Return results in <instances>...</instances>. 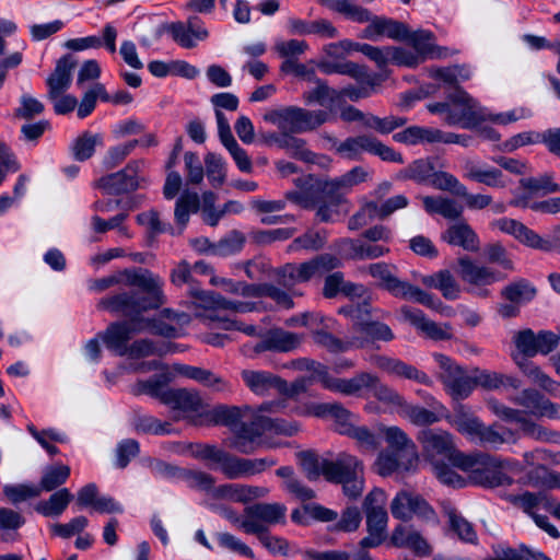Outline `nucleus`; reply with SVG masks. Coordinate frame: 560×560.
<instances>
[{"instance_id":"obj_1","label":"nucleus","mask_w":560,"mask_h":560,"mask_svg":"<svg viewBox=\"0 0 560 560\" xmlns=\"http://www.w3.org/2000/svg\"><path fill=\"white\" fill-rule=\"evenodd\" d=\"M122 285L128 290L102 298L97 308L121 316H135L160 308L166 303L164 280L144 268L124 269L90 282V290L103 292Z\"/></svg>"},{"instance_id":"obj_2","label":"nucleus","mask_w":560,"mask_h":560,"mask_svg":"<svg viewBox=\"0 0 560 560\" xmlns=\"http://www.w3.org/2000/svg\"><path fill=\"white\" fill-rule=\"evenodd\" d=\"M450 423L468 441L493 450L503 444H515L520 439L518 431L498 422L487 425L463 405L454 409Z\"/></svg>"},{"instance_id":"obj_3","label":"nucleus","mask_w":560,"mask_h":560,"mask_svg":"<svg viewBox=\"0 0 560 560\" xmlns=\"http://www.w3.org/2000/svg\"><path fill=\"white\" fill-rule=\"evenodd\" d=\"M195 455L199 459L208 462L211 469L219 470L230 480L260 474L277 464V460L270 457L255 459L238 457L210 444L197 445Z\"/></svg>"},{"instance_id":"obj_4","label":"nucleus","mask_w":560,"mask_h":560,"mask_svg":"<svg viewBox=\"0 0 560 560\" xmlns=\"http://www.w3.org/2000/svg\"><path fill=\"white\" fill-rule=\"evenodd\" d=\"M361 271L368 272L372 278L377 280L378 288L389 292L395 298L413 300L432 310H440L443 306L442 302L434 299L432 294L424 292L407 281L400 280L396 275L397 268L394 265L375 262L362 268Z\"/></svg>"},{"instance_id":"obj_5","label":"nucleus","mask_w":560,"mask_h":560,"mask_svg":"<svg viewBox=\"0 0 560 560\" xmlns=\"http://www.w3.org/2000/svg\"><path fill=\"white\" fill-rule=\"evenodd\" d=\"M327 386L330 392L353 397H362L366 392H372L377 400L394 407L401 408L406 400L397 390L382 383L377 375L370 372H359L350 378L330 381Z\"/></svg>"},{"instance_id":"obj_6","label":"nucleus","mask_w":560,"mask_h":560,"mask_svg":"<svg viewBox=\"0 0 560 560\" xmlns=\"http://www.w3.org/2000/svg\"><path fill=\"white\" fill-rule=\"evenodd\" d=\"M328 119L329 114L326 110H308L298 106L272 108L264 114V120L277 126L281 133L312 131Z\"/></svg>"},{"instance_id":"obj_7","label":"nucleus","mask_w":560,"mask_h":560,"mask_svg":"<svg viewBox=\"0 0 560 560\" xmlns=\"http://www.w3.org/2000/svg\"><path fill=\"white\" fill-rule=\"evenodd\" d=\"M417 439L427 455L447 458L453 466L460 469L472 468L478 460L488 458L486 456L468 457L467 454L456 450L453 435L447 431L424 429L419 432Z\"/></svg>"},{"instance_id":"obj_8","label":"nucleus","mask_w":560,"mask_h":560,"mask_svg":"<svg viewBox=\"0 0 560 560\" xmlns=\"http://www.w3.org/2000/svg\"><path fill=\"white\" fill-rule=\"evenodd\" d=\"M296 190L285 192V198L303 209H315L322 201L339 203L332 179L308 174L294 179Z\"/></svg>"},{"instance_id":"obj_9","label":"nucleus","mask_w":560,"mask_h":560,"mask_svg":"<svg viewBox=\"0 0 560 560\" xmlns=\"http://www.w3.org/2000/svg\"><path fill=\"white\" fill-rule=\"evenodd\" d=\"M336 151L342 158L350 161L361 160L363 152L378 156L382 161L402 164V155L393 148L386 145L372 135H359L349 137L340 142Z\"/></svg>"},{"instance_id":"obj_10","label":"nucleus","mask_w":560,"mask_h":560,"mask_svg":"<svg viewBox=\"0 0 560 560\" xmlns=\"http://www.w3.org/2000/svg\"><path fill=\"white\" fill-rule=\"evenodd\" d=\"M486 404L488 409L499 419L520 424V430L524 435L537 441L560 444V432L537 424L528 417H524V412L520 409L509 407L495 398L487 399Z\"/></svg>"},{"instance_id":"obj_11","label":"nucleus","mask_w":560,"mask_h":560,"mask_svg":"<svg viewBox=\"0 0 560 560\" xmlns=\"http://www.w3.org/2000/svg\"><path fill=\"white\" fill-rule=\"evenodd\" d=\"M447 98L452 102V110L448 116L444 117L447 125H459L463 128L471 129L487 119L482 109L459 86L448 93Z\"/></svg>"},{"instance_id":"obj_12","label":"nucleus","mask_w":560,"mask_h":560,"mask_svg":"<svg viewBox=\"0 0 560 560\" xmlns=\"http://www.w3.org/2000/svg\"><path fill=\"white\" fill-rule=\"evenodd\" d=\"M141 315L126 316L127 320L110 324L103 336L106 348L117 355H126L132 335L145 331L149 325V322Z\"/></svg>"},{"instance_id":"obj_13","label":"nucleus","mask_w":560,"mask_h":560,"mask_svg":"<svg viewBox=\"0 0 560 560\" xmlns=\"http://www.w3.org/2000/svg\"><path fill=\"white\" fill-rule=\"evenodd\" d=\"M494 225L502 232L512 234L524 245L542 252L560 253V235H551L550 238H544L523 223L513 219H500Z\"/></svg>"},{"instance_id":"obj_14","label":"nucleus","mask_w":560,"mask_h":560,"mask_svg":"<svg viewBox=\"0 0 560 560\" xmlns=\"http://www.w3.org/2000/svg\"><path fill=\"white\" fill-rule=\"evenodd\" d=\"M241 376L245 385L256 395L266 396L272 393L293 395L298 393L296 384H293L291 389L287 381L268 371L243 370Z\"/></svg>"},{"instance_id":"obj_15","label":"nucleus","mask_w":560,"mask_h":560,"mask_svg":"<svg viewBox=\"0 0 560 560\" xmlns=\"http://www.w3.org/2000/svg\"><path fill=\"white\" fill-rule=\"evenodd\" d=\"M392 515L401 521H409L413 515L424 520H434L436 514L431 505L418 493L401 490L390 503Z\"/></svg>"},{"instance_id":"obj_16","label":"nucleus","mask_w":560,"mask_h":560,"mask_svg":"<svg viewBox=\"0 0 560 560\" xmlns=\"http://www.w3.org/2000/svg\"><path fill=\"white\" fill-rule=\"evenodd\" d=\"M510 401L522 409L524 417H548L559 418V408L556 404L545 398L538 390L525 388L516 395L511 396Z\"/></svg>"},{"instance_id":"obj_17","label":"nucleus","mask_w":560,"mask_h":560,"mask_svg":"<svg viewBox=\"0 0 560 560\" xmlns=\"http://www.w3.org/2000/svg\"><path fill=\"white\" fill-rule=\"evenodd\" d=\"M478 456H486L488 458L485 460H478V463H476L472 468H462V470L476 474L478 482L488 488L509 486L513 482L512 477L503 471L502 462L486 453H475L468 455V457Z\"/></svg>"},{"instance_id":"obj_18","label":"nucleus","mask_w":560,"mask_h":560,"mask_svg":"<svg viewBox=\"0 0 560 560\" xmlns=\"http://www.w3.org/2000/svg\"><path fill=\"white\" fill-rule=\"evenodd\" d=\"M245 516L254 524L255 532L249 535L269 530V526L285 523L287 506L282 503H255L244 509Z\"/></svg>"},{"instance_id":"obj_19","label":"nucleus","mask_w":560,"mask_h":560,"mask_svg":"<svg viewBox=\"0 0 560 560\" xmlns=\"http://www.w3.org/2000/svg\"><path fill=\"white\" fill-rule=\"evenodd\" d=\"M395 338L390 327L382 322L368 320L351 326L349 343L351 349H363L376 341H392Z\"/></svg>"},{"instance_id":"obj_20","label":"nucleus","mask_w":560,"mask_h":560,"mask_svg":"<svg viewBox=\"0 0 560 560\" xmlns=\"http://www.w3.org/2000/svg\"><path fill=\"white\" fill-rule=\"evenodd\" d=\"M142 162L132 161L116 173L101 177L96 187L104 189L109 195H120L133 191L140 187L138 172Z\"/></svg>"},{"instance_id":"obj_21","label":"nucleus","mask_w":560,"mask_h":560,"mask_svg":"<svg viewBox=\"0 0 560 560\" xmlns=\"http://www.w3.org/2000/svg\"><path fill=\"white\" fill-rule=\"evenodd\" d=\"M459 276L462 280L471 285L470 292L479 296H487L489 291L482 287L490 285L500 280L499 273L491 268L478 266L467 257L458 259Z\"/></svg>"},{"instance_id":"obj_22","label":"nucleus","mask_w":560,"mask_h":560,"mask_svg":"<svg viewBox=\"0 0 560 560\" xmlns=\"http://www.w3.org/2000/svg\"><path fill=\"white\" fill-rule=\"evenodd\" d=\"M372 362L375 366L385 371L389 375L413 381L425 386L433 385L432 378L425 372L399 359L390 358L387 355H375L372 358Z\"/></svg>"},{"instance_id":"obj_23","label":"nucleus","mask_w":560,"mask_h":560,"mask_svg":"<svg viewBox=\"0 0 560 560\" xmlns=\"http://www.w3.org/2000/svg\"><path fill=\"white\" fill-rule=\"evenodd\" d=\"M385 503L386 494L382 489L376 488L365 497L363 510L366 515L368 532H374L384 536L388 522Z\"/></svg>"},{"instance_id":"obj_24","label":"nucleus","mask_w":560,"mask_h":560,"mask_svg":"<svg viewBox=\"0 0 560 560\" xmlns=\"http://www.w3.org/2000/svg\"><path fill=\"white\" fill-rule=\"evenodd\" d=\"M363 463L348 453H339L332 460L324 459V477L331 482H341L354 476H363Z\"/></svg>"},{"instance_id":"obj_25","label":"nucleus","mask_w":560,"mask_h":560,"mask_svg":"<svg viewBox=\"0 0 560 560\" xmlns=\"http://www.w3.org/2000/svg\"><path fill=\"white\" fill-rule=\"evenodd\" d=\"M400 313L407 322L432 340H450L453 336L450 324H438L427 318L421 310L402 306Z\"/></svg>"},{"instance_id":"obj_26","label":"nucleus","mask_w":560,"mask_h":560,"mask_svg":"<svg viewBox=\"0 0 560 560\" xmlns=\"http://www.w3.org/2000/svg\"><path fill=\"white\" fill-rule=\"evenodd\" d=\"M232 432L234 436L229 445L242 454L253 453L256 450V440L265 434L262 415L255 416L250 423L240 422Z\"/></svg>"},{"instance_id":"obj_27","label":"nucleus","mask_w":560,"mask_h":560,"mask_svg":"<svg viewBox=\"0 0 560 560\" xmlns=\"http://www.w3.org/2000/svg\"><path fill=\"white\" fill-rule=\"evenodd\" d=\"M269 490L265 487L224 483L212 490V497L217 500H228L235 503L247 504L254 500L265 498Z\"/></svg>"},{"instance_id":"obj_28","label":"nucleus","mask_w":560,"mask_h":560,"mask_svg":"<svg viewBox=\"0 0 560 560\" xmlns=\"http://www.w3.org/2000/svg\"><path fill=\"white\" fill-rule=\"evenodd\" d=\"M441 240L470 253H476L480 248V240L477 233L465 220L451 224L441 234Z\"/></svg>"},{"instance_id":"obj_29","label":"nucleus","mask_w":560,"mask_h":560,"mask_svg":"<svg viewBox=\"0 0 560 560\" xmlns=\"http://www.w3.org/2000/svg\"><path fill=\"white\" fill-rule=\"evenodd\" d=\"M369 22L370 24L363 30V38L377 40L386 36L401 42L408 35V25L402 22L372 15Z\"/></svg>"},{"instance_id":"obj_30","label":"nucleus","mask_w":560,"mask_h":560,"mask_svg":"<svg viewBox=\"0 0 560 560\" xmlns=\"http://www.w3.org/2000/svg\"><path fill=\"white\" fill-rule=\"evenodd\" d=\"M118 36L117 28L112 24H106L102 30V37L92 35L81 38H72L67 40L63 46L73 51H82L86 49H98L102 46L106 48L109 54H115L116 39Z\"/></svg>"},{"instance_id":"obj_31","label":"nucleus","mask_w":560,"mask_h":560,"mask_svg":"<svg viewBox=\"0 0 560 560\" xmlns=\"http://www.w3.org/2000/svg\"><path fill=\"white\" fill-rule=\"evenodd\" d=\"M173 39L184 48H192L196 40H205L209 33L198 16H191L187 23L176 22L168 26Z\"/></svg>"},{"instance_id":"obj_32","label":"nucleus","mask_w":560,"mask_h":560,"mask_svg":"<svg viewBox=\"0 0 560 560\" xmlns=\"http://www.w3.org/2000/svg\"><path fill=\"white\" fill-rule=\"evenodd\" d=\"M434 34L427 30L410 31L408 27V35L401 42H407L417 55H421L423 61L427 58H445L448 56V49L439 47L434 44Z\"/></svg>"},{"instance_id":"obj_33","label":"nucleus","mask_w":560,"mask_h":560,"mask_svg":"<svg viewBox=\"0 0 560 560\" xmlns=\"http://www.w3.org/2000/svg\"><path fill=\"white\" fill-rule=\"evenodd\" d=\"M318 69L325 74H343L361 84H368L371 88L375 85V78L369 73L368 68L353 61L332 62L322 60L318 62Z\"/></svg>"},{"instance_id":"obj_34","label":"nucleus","mask_w":560,"mask_h":560,"mask_svg":"<svg viewBox=\"0 0 560 560\" xmlns=\"http://www.w3.org/2000/svg\"><path fill=\"white\" fill-rule=\"evenodd\" d=\"M77 60L71 55H66L57 61L54 72L47 79L48 97L60 96L71 83V72Z\"/></svg>"},{"instance_id":"obj_35","label":"nucleus","mask_w":560,"mask_h":560,"mask_svg":"<svg viewBox=\"0 0 560 560\" xmlns=\"http://www.w3.org/2000/svg\"><path fill=\"white\" fill-rule=\"evenodd\" d=\"M390 540L395 547L409 548L421 557H427L432 551L428 541L410 526H397L392 534Z\"/></svg>"},{"instance_id":"obj_36","label":"nucleus","mask_w":560,"mask_h":560,"mask_svg":"<svg viewBox=\"0 0 560 560\" xmlns=\"http://www.w3.org/2000/svg\"><path fill=\"white\" fill-rule=\"evenodd\" d=\"M465 177L467 179L483 184L492 188H504L506 180L501 170L482 166L475 161L467 160L464 164Z\"/></svg>"},{"instance_id":"obj_37","label":"nucleus","mask_w":560,"mask_h":560,"mask_svg":"<svg viewBox=\"0 0 560 560\" xmlns=\"http://www.w3.org/2000/svg\"><path fill=\"white\" fill-rule=\"evenodd\" d=\"M387 444L406 457V466H415L418 462L416 445L398 427H387L383 430Z\"/></svg>"},{"instance_id":"obj_38","label":"nucleus","mask_w":560,"mask_h":560,"mask_svg":"<svg viewBox=\"0 0 560 560\" xmlns=\"http://www.w3.org/2000/svg\"><path fill=\"white\" fill-rule=\"evenodd\" d=\"M164 405L184 413L198 412L202 408V399L197 392L186 388H172L164 397Z\"/></svg>"},{"instance_id":"obj_39","label":"nucleus","mask_w":560,"mask_h":560,"mask_svg":"<svg viewBox=\"0 0 560 560\" xmlns=\"http://www.w3.org/2000/svg\"><path fill=\"white\" fill-rule=\"evenodd\" d=\"M512 358L514 363L522 371V373L525 376H527L533 383L537 384L546 392L555 394L556 390L560 387L559 383L551 380L547 374H545L540 370L539 366L529 361V357H524L522 354H513Z\"/></svg>"},{"instance_id":"obj_40","label":"nucleus","mask_w":560,"mask_h":560,"mask_svg":"<svg viewBox=\"0 0 560 560\" xmlns=\"http://www.w3.org/2000/svg\"><path fill=\"white\" fill-rule=\"evenodd\" d=\"M278 283L291 290L295 284L310 281L313 277L307 261L302 264H285L275 272Z\"/></svg>"},{"instance_id":"obj_41","label":"nucleus","mask_w":560,"mask_h":560,"mask_svg":"<svg viewBox=\"0 0 560 560\" xmlns=\"http://www.w3.org/2000/svg\"><path fill=\"white\" fill-rule=\"evenodd\" d=\"M424 210L430 214H440L448 220H458L463 215V207L455 200L442 196L422 197Z\"/></svg>"},{"instance_id":"obj_42","label":"nucleus","mask_w":560,"mask_h":560,"mask_svg":"<svg viewBox=\"0 0 560 560\" xmlns=\"http://www.w3.org/2000/svg\"><path fill=\"white\" fill-rule=\"evenodd\" d=\"M318 2L353 22L365 23L371 20V12L357 4L355 0H318Z\"/></svg>"},{"instance_id":"obj_43","label":"nucleus","mask_w":560,"mask_h":560,"mask_svg":"<svg viewBox=\"0 0 560 560\" xmlns=\"http://www.w3.org/2000/svg\"><path fill=\"white\" fill-rule=\"evenodd\" d=\"M425 287L438 289L447 300H455L459 295V284L448 270H440L422 278Z\"/></svg>"},{"instance_id":"obj_44","label":"nucleus","mask_w":560,"mask_h":560,"mask_svg":"<svg viewBox=\"0 0 560 560\" xmlns=\"http://www.w3.org/2000/svg\"><path fill=\"white\" fill-rule=\"evenodd\" d=\"M294 133H281V137H276L275 142L279 148L285 150L294 159L304 161L306 163L315 162V154L306 147V141L302 138L293 136Z\"/></svg>"},{"instance_id":"obj_45","label":"nucleus","mask_w":560,"mask_h":560,"mask_svg":"<svg viewBox=\"0 0 560 560\" xmlns=\"http://www.w3.org/2000/svg\"><path fill=\"white\" fill-rule=\"evenodd\" d=\"M73 494L67 488L54 492L48 500L39 501L35 505V511L44 516H59L67 509Z\"/></svg>"},{"instance_id":"obj_46","label":"nucleus","mask_w":560,"mask_h":560,"mask_svg":"<svg viewBox=\"0 0 560 560\" xmlns=\"http://www.w3.org/2000/svg\"><path fill=\"white\" fill-rule=\"evenodd\" d=\"M339 433L355 440L359 447L364 452L373 453L380 446L378 438L366 427H359L351 422H345L342 427L339 428Z\"/></svg>"},{"instance_id":"obj_47","label":"nucleus","mask_w":560,"mask_h":560,"mask_svg":"<svg viewBox=\"0 0 560 560\" xmlns=\"http://www.w3.org/2000/svg\"><path fill=\"white\" fill-rule=\"evenodd\" d=\"M493 553L489 560H551L542 551L532 549L526 545H521L518 548L499 546L493 549Z\"/></svg>"},{"instance_id":"obj_48","label":"nucleus","mask_w":560,"mask_h":560,"mask_svg":"<svg viewBox=\"0 0 560 560\" xmlns=\"http://www.w3.org/2000/svg\"><path fill=\"white\" fill-rule=\"evenodd\" d=\"M370 174L363 166H354L340 177L332 178L339 203L342 202V196L346 192L350 191L352 187L366 182L370 178Z\"/></svg>"},{"instance_id":"obj_49","label":"nucleus","mask_w":560,"mask_h":560,"mask_svg":"<svg viewBox=\"0 0 560 560\" xmlns=\"http://www.w3.org/2000/svg\"><path fill=\"white\" fill-rule=\"evenodd\" d=\"M170 382L171 375L168 372L154 375L147 381L138 382L136 394H147L164 404V397L172 390L167 387Z\"/></svg>"},{"instance_id":"obj_50","label":"nucleus","mask_w":560,"mask_h":560,"mask_svg":"<svg viewBox=\"0 0 560 560\" xmlns=\"http://www.w3.org/2000/svg\"><path fill=\"white\" fill-rule=\"evenodd\" d=\"M284 368L292 369L296 371H311L314 373V376L317 377L318 382L322 384V386L325 389L330 390V388L327 386L328 382L330 381H341L340 377H334L331 376L327 368L319 362H316L314 360L307 359V358H299L291 360L287 364H284Z\"/></svg>"},{"instance_id":"obj_51","label":"nucleus","mask_w":560,"mask_h":560,"mask_svg":"<svg viewBox=\"0 0 560 560\" xmlns=\"http://www.w3.org/2000/svg\"><path fill=\"white\" fill-rule=\"evenodd\" d=\"M103 144V137L100 133L85 131L80 135L71 145L74 160L83 162L93 156L96 145Z\"/></svg>"},{"instance_id":"obj_52","label":"nucleus","mask_w":560,"mask_h":560,"mask_svg":"<svg viewBox=\"0 0 560 560\" xmlns=\"http://www.w3.org/2000/svg\"><path fill=\"white\" fill-rule=\"evenodd\" d=\"M272 351L275 352H291L301 347L304 336L301 334L273 329L268 332Z\"/></svg>"},{"instance_id":"obj_53","label":"nucleus","mask_w":560,"mask_h":560,"mask_svg":"<svg viewBox=\"0 0 560 560\" xmlns=\"http://www.w3.org/2000/svg\"><path fill=\"white\" fill-rule=\"evenodd\" d=\"M70 476V467L63 464H56L45 468L37 487L42 491L50 492L62 486Z\"/></svg>"},{"instance_id":"obj_54","label":"nucleus","mask_w":560,"mask_h":560,"mask_svg":"<svg viewBox=\"0 0 560 560\" xmlns=\"http://www.w3.org/2000/svg\"><path fill=\"white\" fill-rule=\"evenodd\" d=\"M375 467L378 475L386 477L399 469L409 470L413 466H406V457L392 451L381 452L376 458Z\"/></svg>"},{"instance_id":"obj_55","label":"nucleus","mask_w":560,"mask_h":560,"mask_svg":"<svg viewBox=\"0 0 560 560\" xmlns=\"http://www.w3.org/2000/svg\"><path fill=\"white\" fill-rule=\"evenodd\" d=\"M200 200L197 192L185 190L177 199L174 210V217L177 224L185 226L189 220V214L199 210Z\"/></svg>"},{"instance_id":"obj_56","label":"nucleus","mask_w":560,"mask_h":560,"mask_svg":"<svg viewBox=\"0 0 560 560\" xmlns=\"http://www.w3.org/2000/svg\"><path fill=\"white\" fill-rule=\"evenodd\" d=\"M137 433L163 435L172 433V424L150 415H137L132 421Z\"/></svg>"},{"instance_id":"obj_57","label":"nucleus","mask_w":560,"mask_h":560,"mask_svg":"<svg viewBox=\"0 0 560 560\" xmlns=\"http://www.w3.org/2000/svg\"><path fill=\"white\" fill-rule=\"evenodd\" d=\"M177 350V346L173 343H166L162 346L154 345L149 339L136 340L128 347L127 354L131 358H142L149 355H164L167 352H174Z\"/></svg>"},{"instance_id":"obj_58","label":"nucleus","mask_w":560,"mask_h":560,"mask_svg":"<svg viewBox=\"0 0 560 560\" xmlns=\"http://www.w3.org/2000/svg\"><path fill=\"white\" fill-rule=\"evenodd\" d=\"M536 289L525 279L508 284L501 292L502 296L513 304L528 302L536 295Z\"/></svg>"},{"instance_id":"obj_59","label":"nucleus","mask_w":560,"mask_h":560,"mask_svg":"<svg viewBox=\"0 0 560 560\" xmlns=\"http://www.w3.org/2000/svg\"><path fill=\"white\" fill-rule=\"evenodd\" d=\"M97 98H101L103 102L110 100V95L106 92L105 86L98 82L93 84L92 88L84 93L78 106V117H88L94 110Z\"/></svg>"},{"instance_id":"obj_60","label":"nucleus","mask_w":560,"mask_h":560,"mask_svg":"<svg viewBox=\"0 0 560 560\" xmlns=\"http://www.w3.org/2000/svg\"><path fill=\"white\" fill-rule=\"evenodd\" d=\"M312 338L317 346H320L334 353L346 352L351 349L349 335L345 339H339L330 332L316 327L312 330Z\"/></svg>"},{"instance_id":"obj_61","label":"nucleus","mask_w":560,"mask_h":560,"mask_svg":"<svg viewBox=\"0 0 560 560\" xmlns=\"http://www.w3.org/2000/svg\"><path fill=\"white\" fill-rule=\"evenodd\" d=\"M401 415L412 424L419 427L430 425L439 421V417L435 412L421 406L411 405L406 400L405 405L401 406Z\"/></svg>"},{"instance_id":"obj_62","label":"nucleus","mask_w":560,"mask_h":560,"mask_svg":"<svg viewBox=\"0 0 560 560\" xmlns=\"http://www.w3.org/2000/svg\"><path fill=\"white\" fill-rule=\"evenodd\" d=\"M446 515L452 529L457 534L459 539L470 544H475L477 541V534L472 525L458 514L455 509H447Z\"/></svg>"},{"instance_id":"obj_63","label":"nucleus","mask_w":560,"mask_h":560,"mask_svg":"<svg viewBox=\"0 0 560 560\" xmlns=\"http://www.w3.org/2000/svg\"><path fill=\"white\" fill-rule=\"evenodd\" d=\"M242 418V409L236 406H219L210 412V419L213 423L226 425L231 431L237 427Z\"/></svg>"},{"instance_id":"obj_64","label":"nucleus","mask_w":560,"mask_h":560,"mask_svg":"<svg viewBox=\"0 0 560 560\" xmlns=\"http://www.w3.org/2000/svg\"><path fill=\"white\" fill-rule=\"evenodd\" d=\"M434 173V165L430 159L416 160L405 170V176L419 184H430Z\"/></svg>"}]
</instances>
